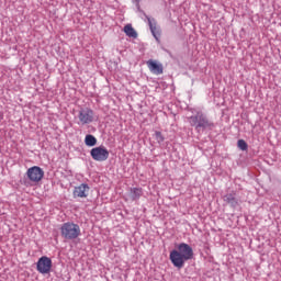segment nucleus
<instances>
[{"label":"nucleus","mask_w":281,"mask_h":281,"mask_svg":"<svg viewBox=\"0 0 281 281\" xmlns=\"http://www.w3.org/2000/svg\"><path fill=\"white\" fill-rule=\"evenodd\" d=\"M192 258H194V250L192 249V246L186 243L179 244L177 249L171 250L169 255L171 265L177 269H183L186 262L192 260Z\"/></svg>","instance_id":"nucleus-1"},{"label":"nucleus","mask_w":281,"mask_h":281,"mask_svg":"<svg viewBox=\"0 0 281 281\" xmlns=\"http://www.w3.org/2000/svg\"><path fill=\"white\" fill-rule=\"evenodd\" d=\"M189 123L194 126L195 131H212L214 128V123L207 120L205 114L198 112L196 115L189 117Z\"/></svg>","instance_id":"nucleus-2"},{"label":"nucleus","mask_w":281,"mask_h":281,"mask_svg":"<svg viewBox=\"0 0 281 281\" xmlns=\"http://www.w3.org/2000/svg\"><path fill=\"white\" fill-rule=\"evenodd\" d=\"M81 234L80 225L74 222H66L61 225V237L65 240H76Z\"/></svg>","instance_id":"nucleus-3"},{"label":"nucleus","mask_w":281,"mask_h":281,"mask_svg":"<svg viewBox=\"0 0 281 281\" xmlns=\"http://www.w3.org/2000/svg\"><path fill=\"white\" fill-rule=\"evenodd\" d=\"M77 119L79 124L82 126L92 124V122L95 120V113L90 108H80L77 114Z\"/></svg>","instance_id":"nucleus-4"},{"label":"nucleus","mask_w":281,"mask_h":281,"mask_svg":"<svg viewBox=\"0 0 281 281\" xmlns=\"http://www.w3.org/2000/svg\"><path fill=\"white\" fill-rule=\"evenodd\" d=\"M90 155L94 161H106L109 159V149L104 146L94 147L91 149Z\"/></svg>","instance_id":"nucleus-5"},{"label":"nucleus","mask_w":281,"mask_h":281,"mask_svg":"<svg viewBox=\"0 0 281 281\" xmlns=\"http://www.w3.org/2000/svg\"><path fill=\"white\" fill-rule=\"evenodd\" d=\"M36 269L43 276L49 273L52 271V259L47 256L41 257L37 261Z\"/></svg>","instance_id":"nucleus-6"},{"label":"nucleus","mask_w":281,"mask_h":281,"mask_svg":"<svg viewBox=\"0 0 281 281\" xmlns=\"http://www.w3.org/2000/svg\"><path fill=\"white\" fill-rule=\"evenodd\" d=\"M89 190H91V188H89L88 184H80L79 187H76L74 190L75 199H87Z\"/></svg>","instance_id":"nucleus-7"},{"label":"nucleus","mask_w":281,"mask_h":281,"mask_svg":"<svg viewBox=\"0 0 281 281\" xmlns=\"http://www.w3.org/2000/svg\"><path fill=\"white\" fill-rule=\"evenodd\" d=\"M147 67L155 76H161V74H164V66L156 60L149 59L147 61Z\"/></svg>","instance_id":"nucleus-8"},{"label":"nucleus","mask_w":281,"mask_h":281,"mask_svg":"<svg viewBox=\"0 0 281 281\" xmlns=\"http://www.w3.org/2000/svg\"><path fill=\"white\" fill-rule=\"evenodd\" d=\"M148 25L154 38H156V41L159 42V37L161 36V31L157 29V23L156 22L153 23V20L148 18Z\"/></svg>","instance_id":"nucleus-9"},{"label":"nucleus","mask_w":281,"mask_h":281,"mask_svg":"<svg viewBox=\"0 0 281 281\" xmlns=\"http://www.w3.org/2000/svg\"><path fill=\"white\" fill-rule=\"evenodd\" d=\"M45 172L43 171V169H41V167L34 166L29 168L26 176L27 177H44Z\"/></svg>","instance_id":"nucleus-10"},{"label":"nucleus","mask_w":281,"mask_h":281,"mask_svg":"<svg viewBox=\"0 0 281 281\" xmlns=\"http://www.w3.org/2000/svg\"><path fill=\"white\" fill-rule=\"evenodd\" d=\"M225 203L232 205V207H236L238 205V200L236 199V193H228L223 196Z\"/></svg>","instance_id":"nucleus-11"},{"label":"nucleus","mask_w":281,"mask_h":281,"mask_svg":"<svg viewBox=\"0 0 281 281\" xmlns=\"http://www.w3.org/2000/svg\"><path fill=\"white\" fill-rule=\"evenodd\" d=\"M142 194H144V191L142 190V188H132L130 191V196L132 201H139V199L142 198Z\"/></svg>","instance_id":"nucleus-12"},{"label":"nucleus","mask_w":281,"mask_h":281,"mask_svg":"<svg viewBox=\"0 0 281 281\" xmlns=\"http://www.w3.org/2000/svg\"><path fill=\"white\" fill-rule=\"evenodd\" d=\"M123 32H125L126 36L130 38H137V31H135L131 24L125 25Z\"/></svg>","instance_id":"nucleus-13"},{"label":"nucleus","mask_w":281,"mask_h":281,"mask_svg":"<svg viewBox=\"0 0 281 281\" xmlns=\"http://www.w3.org/2000/svg\"><path fill=\"white\" fill-rule=\"evenodd\" d=\"M85 144L86 146H95L98 144V139L95 138V136L88 134L86 135Z\"/></svg>","instance_id":"nucleus-14"},{"label":"nucleus","mask_w":281,"mask_h":281,"mask_svg":"<svg viewBox=\"0 0 281 281\" xmlns=\"http://www.w3.org/2000/svg\"><path fill=\"white\" fill-rule=\"evenodd\" d=\"M237 146H238L239 150H247V148H249V146L247 145V142H245V139H239L237 142Z\"/></svg>","instance_id":"nucleus-15"},{"label":"nucleus","mask_w":281,"mask_h":281,"mask_svg":"<svg viewBox=\"0 0 281 281\" xmlns=\"http://www.w3.org/2000/svg\"><path fill=\"white\" fill-rule=\"evenodd\" d=\"M155 137H156V140L158 142V144H161V142H164V134H161V132H155Z\"/></svg>","instance_id":"nucleus-16"},{"label":"nucleus","mask_w":281,"mask_h":281,"mask_svg":"<svg viewBox=\"0 0 281 281\" xmlns=\"http://www.w3.org/2000/svg\"><path fill=\"white\" fill-rule=\"evenodd\" d=\"M25 181H33L34 183H38V181H41V179H43V177H29V178H24Z\"/></svg>","instance_id":"nucleus-17"},{"label":"nucleus","mask_w":281,"mask_h":281,"mask_svg":"<svg viewBox=\"0 0 281 281\" xmlns=\"http://www.w3.org/2000/svg\"><path fill=\"white\" fill-rule=\"evenodd\" d=\"M136 3H139V0H134Z\"/></svg>","instance_id":"nucleus-18"}]
</instances>
